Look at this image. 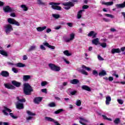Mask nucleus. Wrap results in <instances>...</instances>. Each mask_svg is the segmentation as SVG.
Masks as SVG:
<instances>
[{
    "label": "nucleus",
    "mask_w": 125,
    "mask_h": 125,
    "mask_svg": "<svg viewBox=\"0 0 125 125\" xmlns=\"http://www.w3.org/2000/svg\"><path fill=\"white\" fill-rule=\"evenodd\" d=\"M23 92L25 95H31V92L33 91V88L28 83L23 84Z\"/></svg>",
    "instance_id": "obj_1"
},
{
    "label": "nucleus",
    "mask_w": 125,
    "mask_h": 125,
    "mask_svg": "<svg viewBox=\"0 0 125 125\" xmlns=\"http://www.w3.org/2000/svg\"><path fill=\"white\" fill-rule=\"evenodd\" d=\"M48 66L49 68H50L52 71H54V72H59V71L61 70V68L60 66L53 63H49Z\"/></svg>",
    "instance_id": "obj_2"
},
{
    "label": "nucleus",
    "mask_w": 125,
    "mask_h": 125,
    "mask_svg": "<svg viewBox=\"0 0 125 125\" xmlns=\"http://www.w3.org/2000/svg\"><path fill=\"white\" fill-rule=\"evenodd\" d=\"M4 29L7 35H8L10 32L13 31V27H12V25L9 24H5L4 26Z\"/></svg>",
    "instance_id": "obj_3"
},
{
    "label": "nucleus",
    "mask_w": 125,
    "mask_h": 125,
    "mask_svg": "<svg viewBox=\"0 0 125 125\" xmlns=\"http://www.w3.org/2000/svg\"><path fill=\"white\" fill-rule=\"evenodd\" d=\"M50 5H52V8L53 9H56V10H61L62 9L61 7L58 6L60 5V3L51 2L50 3Z\"/></svg>",
    "instance_id": "obj_4"
},
{
    "label": "nucleus",
    "mask_w": 125,
    "mask_h": 125,
    "mask_svg": "<svg viewBox=\"0 0 125 125\" xmlns=\"http://www.w3.org/2000/svg\"><path fill=\"white\" fill-rule=\"evenodd\" d=\"M3 10L5 13H9V12H14V9L10 7V6L7 5L3 7Z\"/></svg>",
    "instance_id": "obj_5"
},
{
    "label": "nucleus",
    "mask_w": 125,
    "mask_h": 125,
    "mask_svg": "<svg viewBox=\"0 0 125 125\" xmlns=\"http://www.w3.org/2000/svg\"><path fill=\"white\" fill-rule=\"evenodd\" d=\"M62 5H64V6H65L63 7L64 9H66V10H68V9H70L71 8V6H74V4L72 2H67L66 3H62Z\"/></svg>",
    "instance_id": "obj_6"
},
{
    "label": "nucleus",
    "mask_w": 125,
    "mask_h": 125,
    "mask_svg": "<svg viewBox=\"0 0 125 125\" xmlns=\"http://www.w3.org/2000/svg\"><path fill=\"white\" fill-rule=\"evenodd\" d=\"M8 23L9 24H12V25H16V26H20V23L15 20L12 18H8L7 20Z\"/></svg>",
    "instance_id": "obj_7"
},
{
    "label": "nucleus",
    "mask_w": 125,
    "mask_h": 125,
    "mask_svg": "<svg viewBox=\"0 0 125 125\" xmlns=\"http://www.w3.org/2000/svg\"><path fill=\"white\" fill-rule=\"evenodd\" d=\"M45 120L46 121H47L48 122H51L52 123H54L55 124V125H61L60 124L58 123V122L56 120H55L53 118H51V117H45Z\"/></svg>",
    "instance_id": "obj_8"
},
{
    "label": "nucleus",
    "mask_w": 125,
    "mask_h": 125,
    "mask_svg": "<svg viewBox=\"0 0 125 125\" xmlns=\"http://www.w3.org/2000/svg\"><path fill=\"white\" fill-rule=\"evenodd\" d=\"M79 119L80 120L79 121V123L81 125H86V123H88V120H87L86 119L83 118V117H80Z\"/></svg>",
    "instance_id": "obj_9"
},
{
    "label": "nucleus",
    "mask_w": 125,
    "mask_h": 125,
    "mask_svg": "<svg viewBox=\"0 0 125 125\" xmlns=\"http://www.w3.org/2000/svg\"><path fill=\"white\" fill-rule=\"evenodd\" d=\"M16 107L17 109H19L20 110L24 109V104L22 103H19V102H17L16 103Z\"/></svg>",
    "instance_id": "obj_10"
},
{
    "label": "nucleus",
    "mask_w": 125,
    "mask_h": 125,
    "mask_svg": "<svg viewBox=\"0 0 125 125\" xmlns=\"http://www.w3.org/2000/svg\"><path fill=\"white\" fill-rule=\"evenodd\" d=\"M7 112H8V113H7ZM2 112L5 116H8V113L11 112V109L5 106L4 107V110H2Z\"/></svg>",
    "instance_id": "obj_11"
},
{
    "label": "nucleus",
    "mask_w": 125,
    "mask_h": 125,
    "mask_svg": "<svg viewBox=\"0 0 125 125\" xmlns=\"http://www.w3.org/2000/svg\"><path fill=\"white\" fill-rule=\"evenodd\" d=\"M43 44L45 46L48 47V48H50L51 49H55V46L49 45V43L46 42H43Z\"/></svg>",
    "instance_id": "obj_12"
},
{
    "label": "nucleus",
    "mask_w": 125,
    "mask_h": 125,
    "mask_svg": "<svg viewBox=\"0 0 125 125\" xmlns=\"http://www.w3.org/2000/svg\"><path fill=\"white\" fill-rule=\"evenodd\" d=\"M0 75L2 77H9V73L6 71H2Z\"/></svg>",
    "instance_id": "obj_13"
},
{
    "label": "nucleus",
    "mask_w": 125,
    "mask_h": 125,
    "mask_svg": "<svg viewBox=\"0 0 125 125\" xmlns=\"http://www.w3.org/2000/svg\"><path fill=\"white\" fill-rule=\"evenodd\" d=\"M4 85L5 87H6V88H8V89H14V88H15V87H14V86L10 84L5 83Z\"/></svg>",
    "instance_id": "obj_14"
},
{
    "label": "nucleus",
    "mask_w": 125,
    "mask_h": 125,
    "mask_svg": "<svg viewBox=\"0 0 125 125\" xmlns=\"http://www.w3.org/2000/svg\"><path fill=\"white\" fill-rule=\"evenodd\" d=\"M81 88L83 90H86V91H91V89L90 88V87L86 85H82Z\"/></svg>",
    "instance_id": "obj_15"
},
{
    "label": "nucleus",
    "mask_w": 125,
    "mask_h": 125,
    "mask_svg": "<svg viewBox=\"0 0 125 125\" xmlns=\"http://www.w3.org/2000/svg\"><path fill=\"white\" fill-rule=\"evenodd\" d=\"M113 4H114V2L113 1L106 2H105L104 1H102V4L104 5H106L107 6L113 5Z\"/></svg>",
    "instance_id": "obj_16"
},
{
    "label": "nucleus",
    "mask_w": 125,
    "mask_h": 125,
    "mask_svg": "<svg viewBox=\"0 0 125 125\" xmlns=\"http://www.w3.org/2000/svg\"><path fill=\"white\" fill-rule=\"evenodd\" d=\"M42 99L41 97H36L34 99V101L36 104H39L42 102Z\"/></svg>",
    "instance_id": "obj_17"
},
{
    "label": "nucleus",
    "mask_w": 125,
    "mask_h": 125,
    "mask_svg": "<svg viewBox=\"0 0 125 125\" xmlns=\"http://www.w3.org/2000/svg\"><path fill=\"white\" fill-rule=\"evenodd\" d=\"M46 29V26H44L43 27H38L36 28L37 31L38 32H42V31H44Z\"/></svg>",
    "instance_id": "obj_18"
},
{
    "label": "nucleus",
    "mask_w": 125,
    "mask_h": 125,
    "mask_svg": "<svg viewBox=\"0 0 125 125\" xmlns=\"http://www.w3.org/2000/svg\"><path fill=\"white\" fill-rule=\"evenodd\" d=\"M70 83L71 84H78L80 83V81L78 79H73L70 80Z\"/></svg>",
    "instance_id": "obj_19"
},
{
    "label": "nucleus",
    "mask_w": 125,
    "mask_h": 125,
    "mask_svg": "<svg viewBox=\"0 0 125 125\" xmlns=\"http://www.w3.org/2000/svg\"><path fill=\"white\" fill-rule=\"evenodd\" d=\"M121 52V50H120V48H113L111 50V53L112 54H115V53H120Z\"/></svg>",
    "instance_id": "obj_20"
},
{
    "label": "nucleus",
    "mask_w": 125,
    "mask_h": 125,
    "mask_svg": "<svg viewBox=\"0 0 125 125\" xmlns=\"http://www.w3.org/2000/svg\"><path fill=\"white\" fill-rule=\"evenodd\" d=\"M31 78V76L30 75H24L22 77V80L24 82H28V80H30Z\"/></svg>",
    "instance_id": "obj_21"
},
{
    "label": "nucleus",
    "mask_w": 125,
    "mask_h": 125,
    "mask_svg": "<svg viewBox=\"0 0 125 125\" xmlns=\"http://www.w3.org/2000/svg\"><path fill=\"white\" fill-rule=\"evenodd\" d=\"M117 8H124L125 7V1L121 4H117L116 5Z\"/></svg>",
    "instance_id": "obj_22"
},
{
    "label": "nucleus",
    "mask_w": 125,
    "mask_h": 125,
    "mask_svg": "<svg viewBox=\"0 0 125 125\" xmlns=\"http://www.w3.org/2000/svg\"><path fill=\"white\" fill-rule=\"evenodd\" d=\"M105 99H106V101H105L106 105H109L111 100V97H110V96H107L106 97Z\"/></svg>",
    "instance_id": "obj_23"
},
{
    "label": "nucleus",
    "mask_w": 125,
    "mask_h": 125,
    "mask_svg": "<svg viewBox=\"0 0 125 125\" xmlns=\"http://www.w3.org/2000/svg\"><path fill=\"white\" fill-rule=\"evenodd\" d=\"M12 84H13V85H15V86H17V87H19V86L21 85V83L17 82L16 81H12Z\"/></svg>",
    "instance_id": "obj_24"
},
{
    "label": "nucleus",
    "mask_w": 125,
    "mask_h": 125,
    "mask_svg": "<svg viewBox=\"0 0 125 125\" xmlns=\"http://www.w3.org/2000/svg\"><path fill=\"white\" fill-rule=\"evenodd\" d=\"M84 11V10H81L77 13V19H81L82 18V15L83 14V12Z\"/></svg>",
    "instance_id": "obj_25"
},
{
    "label": "nucleus",
    "mask_w": 125,
    "mask_h": 125,
    "mask_svg": "<svg viewBox=\"0 0 125 125\" xmlns=\"http://www.w3.org/2000/svg\"><path fill=\"white\" fill-rule=\"evenodd\" d=\"M72 90H73V89L69 88V89H68L67 91L68 92H70V94H71V95H75L77 93V91H76V90L72 91Z\"/></svg>",
    "instance_id": "obj_26"
},
{
    "label": "nucleus",
    "mask_w": 125,
    "mask_h": 125,
    "mask_svg": "<svg viewBox=\"0 0 125 125\" xmlns=\"http://www.w3.org/2000/svg\"><path fill=\"white\" fill-rule=\"evenodd\" d=\"M15 65L16 67H18V68H23V67H25V64H24L21 62L15 63Z\"/></svg>",
    "instance_id": "obj_27"
},
{
    "label": "nucleus",
    "mask_w": 125,
    "mask_h": 125,
    "mask_svg": "<svg viewBox=\"0 0 125 125\" xmlns=\"http://www.w3.org/2000/svg\"><path fill=\"white\" fill-rule=\"evenodd\" d=\"M37 48V46L36 45H32L30 46L28 50V51L30 52V51H33L34 50H36V49Z\"/></svg>",
    "instance_id": "obj_28"
},
{
    "label": "nucleus",
    "mask_w": 125,
    "mask_h": 125,
    "mask_svg": "<svg viewBox=\"0 0 125 125\" xmlns=\"http://www.w3.org/2000/svg\"><path fill=\"white\" fill-rule=\"evenodd\" d=\"M17 99L18 101V102H21V103H23L24 102H26V99L22 98V99H20L19 97H17Z\"/></svg>",
    "instance_id": "obj_29"
},
{
    "label": "nucleus",
    "mask_w": 125,
    "mask_h": 125,
    "mask_svg": "<svg viewBox=\"0 0 125 125\" xmlns=\"http://www.w3.org/2000/svg\"><path fill=\"white\" fill-rule=\"evenodd\" d=\"M100 42H99V39L98 38H95L94 39V44L95 45H100Z\"/></svg>",
    "instance_id": "obj_30"
},
{
    "label": "nucleus",
    "mask_w": 125,
    "mask_h": 125,
    "mask_svg": "<svg viewBox=\"0 0 125 125\" xmlns=\"http://www.w3.org/2000/svg\"><path fill=\"white\" fill-rule=\"evenodd\" d=\"M0 54L3 56H5V57H7L8 56L7 53L3 50H0Z\"/></svg>",
    "instance_id": "obj_31"
},
{
    "label": "nucleus",
    "mask_w": 125,
    "mask_h": 125,
    "mask_svg": "<svg viewBox=\"0 0 125 125\" xmlns=\"http://www.w3.org/2000/svg\"><path fill=\"white\" fill-rule=\"evenodd\" d=\"M21 7L22 8L23 10L24 11H27L28 8L27 7V6L25 4H22L21 5Z\"/></svg>",
    "instance_id": "obj_32"
},
{
    "label": "nucleus",
    "mask_w": 125,
    "mask_h": 125,
    "mask_svg": "<svg viewBox=\"0 0 125 125\" xmlns=\"http://www.w3.org/2000/svg\"><path fill=\"white\" fill-rule=\"evenodd\" d=\"M62 39H63L64 42H71V40H70V38H68V37H67L66 36L63 37Z\"/></svg>",
    "instance_id": "obj_33"
},
{
    "label": "nucleus",
    "mask_w": 125,
    "mask_h": 125,
    "mask_svg": "<svg viewBox=\"0 0 125 125\" xmlns=\"http://www.w3.org/2000/svg\"><path fill=\"white\" fill-rule=\"evenodd\" d=\"M107 75V73H106L105 70H102L101 72L99 73V76H106Z\"/></svg>",
    "instance_id": "obj_34"
},
{
    "label": "nucleus",
    "mask_w": 125,
    "mask_h": 125,
    "mask_svg": "<svg viewBox=\"0 0 125 125\" xmlns=\"http://www.w3.org/2000/svg\"><path fill=\"white\" fill-rule=\"evenodd\" d=\"M79 72H80V73H82L83 74V75H85V76H87V75H88V74L87 73V72L86 71H85L83 69H80L78 70Z\"/></svg>",
    "instance_id": "obj_35"
},
{
    "label": "nucleus",
    "mask_w": 125,
    "mask_h": 125,
    "mask_svg": "<svg viewBox=\"0 0 125 125\" xmlns=\"http://www.w3.org/2000/svg\"><path fill=\"white\" fill-rule=\"evenodd\" d=\"M63 54H64V55H66V56H71V55H72L71 53H69L68 50L64 51Z\"/></svg>",
    "instance_id": "obj_36"
},
{
    "label": "nucleus",
    "mask_w": 125,
    "mask_h": 125,
    "mask_svg": "<svg viewBox=\"0 0 125 125\" xmlns=\"http://www.w3.org/2000/svg\"><path fill=\"white\" fill-rule=\"evenodd\" d=\"M52 17L55 19H59V18H60V15L59 14H53Z\"/></svg>",
    "instance_id": "obj_37"
},
{
    "label": "nucleus",
    "mask_w": 125,
    "mask_h": 125,
    "mask_svg": "<svg viewBox=\"0 0 125 125\" xmlns=\"http://www.w3.org/2000/svg\"><path fill=\"white\" fill-rule=\"evenodd\" d=\"M76 106L80 107V106H81L82 105V101L80 100H77L76 102Z\"/></svg>",
    "instance_id": "obj_38"
},
{
    "label": "nucleus",
    "mask_w": 125,
    "mask_h": 125,
    "mask_svg": "<svg viewBox=\"0 0 125 125\" xmlns=\"http://www.w3.org/2000/svg\"><path fill=\"white\" fill-rule=\"evenodd\" d=\"M49 107H56V104L54 102H52L48 104Z\"/></svg>",
    "instance_id": "obj_39"
},
{
    "label": "nucleus",
    "mask_w": 125,
    "mask_h": 125,
    "mask_svg": "<svg viewBox=\"0 0 125 125\" xmlns=\"http://www.w3.org/2000/svg\"><path fill=\"white\" fill-rule=\"evenodd\" d=\"M88 37H93L94 38V31H90L87 35Z\"/></svg>",
    "instance_id": "obj_40"
},
{
    "label": "nucleus",
    "mask_w": 125,
    "mask_h": 125,
    "mask_svg": "<svg viewBox=\"0 0 125 125\" xmlns=\"http://www.w3.org/2000/svg\"><path fill=\"white\" fill-rule=\"evenodd\" d=\"M26 113L29 116H36V113H33V112L29 110H27Z\"/></svg>",
    "instance_id": "obj_41"
},
{
    "label": "nucleus",
    "mask_w": 125,
    "mask_h": 125,
    "mask_svg": "<svg viewBox=\"0 0 125 125\" xmlns=\"http://www.w3.org/2000/svg\"><path fill=\"white\" fill-rule=\"evenodd\" d=\"M37 3L39 4V5H44V2H42V0H37Z\"/></svg>",
    "instance_id": "obj_42"
},
{
    "label": "nucleus",
    "mask_w": 125,
    "mask_h": 125,
    "mask_svg": "<svg viewBox=\"0 0 125 125\" xmlns=\"http://www.w3.org/2000/svg\"><path fill=\"white\" fill-rule=\"evenodd\" d=\"M74 39H75V34L71 33L70 35V38H69V39L70 40V41H73Z\"/></svg>",
    "instance_id": "obj_43"
},
{
    "label": "nucleus",
    "mask_w": 125,
    "mask_h": 125,
    "mask_svg": "<svg viewBox=\"0 0 125 125\" xmlns=\"http://www.w3.org/2000/svg\"><path fill=\"white\" fill-rule=\"evenodd\" d=\"M121 122L120 118H116L114 121V123L115 125H119V123Z\"/></svg>",
    "instance_id": "obj_44"
},
{
    "label": "nucleus",
    "mask_w": 125,
    "mask_h": 125,
    "mask_svg": "<svg viewBox=\"0 0 125 125\" xmlns=\"http://www.w3.org/2000/svg\"><path fill=\"white\" fill-rule=\"evenodd\" d=\"M47 84H48V83L46 81H42L41 83L42 86H45V85H47Z\"/></svg>",
    "instance_id": "obj_45"
},
{
    "label": "nucleus",
    "mask_w": 125,
    "mask_h": 125,
    "mask_svg": "<svg viewBox=\"0 0 125 125\" xmlns=\"http://www.w3.org/2000/svg\"><path fill=\"white\" fill-rule=\"evenodd\" d=\"M102 117H103L104 120H107V121H112V119H110V118H108L107 117V116H106L104 115H102Z\"/></svg>",
    "instance_id": "obj_46"
},
{
    "label": "nucleus",
    "mask_w": 125,
    "mask_h": 125,
    "mask_svg": "<svg viewBox=\"0 0 125 125\" xmlns=\"http://www.w3.org/2000/svg\"><path fill=\"white\" fill-rule=\"evenodd\" d=\"M104 15L105 16H106V17H109V18H111L112 19H113V18H114V16L109 14H105Z\"/></svg>",
    "instance_id": "obj_47"
},
{
    "label": "nucleus",
    "mask_w": 125,
    "mask_h": 125,
    "mask_svg": "<svg viewBox=\"0 0 125 125\" xmlns=\"http://www.w3.org/2000/svg\"><path fill=\"white\" fill-rule=\"evenodd\" d=\"M100 45H101V46H102V47H104L105 48L107 46V43H106L105 42H104V43H100Z\"/></svg>",
    "instance_id": "obj_48"
},
{
    "label": "nucleus",
    "mask_w": 125,
    "mask_h": 125,
    "mask_svg": "<svg viewBox=\"0 0 125 125\" xmlns=\"http://www.w3.org/2000/svg\"><path fill=\"white\" fill-rule=\"evenodd\" d=\"M12 71L14 72V73H15V74H17V73H18V70L15 67H13L12 69Z\"/></svg>",
    "instance_id": "obj_49"
},
{
    "label": "nucleus",
    "mask_w": 125,
    "mask_h": 125,
    "mask_svg": "<svg viewBox=\"0 0 125 125\" xmlns=\"http://www.w3.org/2000/svg\"><path fill=\"white\" fill-rule=\"evenodd\" d=\"M9 115L13 119H17V118H18L17 116H14L13 113H10Z\"/></svg>",
    "instance_id": "obj_50"
},
{
    "label": "nucleus",
    "mask_w": 125,
    "mask_h": 125,
    "mask_svg": "<svg viewBox=\"0 0 125 125\" xmlns=\"http://www.w3.org/2000/svg\"><path fill=\"white\" fill-rule=\"evenodd\" d=\"M82 68L83 69H85L87 71H90L91 70L90 68L85 66L84 65H82Z\"/></svg>",
    "instance_id": "obj_51"
},
{
    "label": "nucleus",
    "mask_w": 125,
    "mask_h": 125,
    "mask_svg": "<svg viewBox=\"0 0 125 125\" xmlns=\"http://www.w3.org/2000/svg\"><path fill=\"white\" fill-rule=\"evenodd\" d=\"M63 111V109H60L54 112V114H59V113L61 112H62Z\"/></svg>",
    "instance_id": "obj_52"
},
{
    "label": "nucleus",
    "mask_w": 125,
    "mask_h": 125,
    "mask_svg": "<svg viewBox=\"0 0 125 125\" xmlns=\"http://www.w3.org/2000/svg\"><path fill=\"white\" fill-rule=\"evenodd\" d=\"M117 102L119 103V104H121V105L124 104V101L122 99H118Z\"/></svg>",
    "instance_id": "obj_53"
},
{
    "label": "nucleus",
    "mask_w": 125,
    "mask_h": 125,
    "mask_svg": "<svg viewBox=\"0 0 125 125\" xmlns=\"http://www.w3.org/2000/svg\"><path fill=\"white\" fill-rule=\"evenodd\" d=\"M98 59L99 61H104V59L101 57L100 55H98Z\"/></svg>",
    "instance_id": "obj_54"
},
{
    "label": "nucleus",
    "mask_w": 125,
    "mask_h": 125,
    "mask_svg": "<svg viewBox=\"0 0 125 125\" xmlns=\"http://www.w3.org/2000/svg\"><path fill=\"white\" fill-rule=\"evenodd\" d=\"M112 76L113 77H115L117 78H119V75L117 74L116 71H114V73L112 74Z\"/></svg>",
    "instance_id": "obj_55"
},
{
    "label": "nucleus",
    "mask_w": 125,
    "mask_h": 125,
    "mask_svg": "<svg viewBox=\"0 0 125 125\" xmlns=\"http://www.w3.org/2000/svg\"><path fill=\"white\" fill-rule=\"evenodd\" d=\"M7 64H8V65H9V66H15V63L11 62H7Z\"/></svg>",
    "instance_id": "obj_56"
},
{
    "label": "nucleus",
    "mask_w": 125,
    "mask_h": 125,
    "mask_svg": "<svg viewBox=\"0 0 125 125\" xmlns=\"http://www.w3.org/2000/svg\"><path fill=\"white\" fill-rule=\"evenodd\" d=\"M103 20H104V22H110V20L105 18H104L103 19Z\"/></svg>",
    "instance_id": "obj_57"
},
{
    "label": "nucleus",
    "mask_w": 125,
    "mask_h": 125,
    "mask_svg": "<svg viewBox=\"0 0 125 125\" xmlns=\"http://www.w3.org/2000/svg\"><path fill=\"white\" fill-rule=\"evenodd\" d=\"M32 119H33V117H32V116H29V117L26 118V121H31V120H32Z\"/></svg>",
    "instance_id": "obj_58"
},
{
    "label": "nucleus",
    "mask_w": 125,
    "mask_h": 125,
    "mask_svg": "<svg viewBox=\"0 0 125 125\" xmlns=\"http://www.w3.org/2000/svg\"><path fill=\"white\" fill-rule=\"evenodd\" d=\"M66 25H67V26H68L69 27H73V23L71 22H67Z\"/></svg>",
    "instance_id": "obj_59"
},
{
    "label": "nucleus",
    "mask_w": 125,
    "mask_h": 125,
    "mask_svg": "<svg viewBox=\"0 0 125 125\" xmlns=\"http://www.w3.org/2000/svg\"><path fill=\"white\" fill-rule=\"evenodd\" d=\"M41 91L42 92H43L44 93H47V90H46V88L42 89Z\"/></svg>",
    "instance_id": "obj_60"
},
{
    "label": "nucleus",
    "mask_w": 125,
    "mask_h": 125,
    "mask_svg": "<svg viewBox=\"0 0 125 125\" xmlns=\"http://www.w3.org/2000/svg\"><path fill=\"white\" fill-rule=\"evenodd\" d=\"M40 48L42 50H45V47H44V46H43V45H41Z\"/></svg>",
    "instance_id": "obj_61"
},
{
    "label": "nucleus",
    "mask_w": 125,
    "mask_h": 125,
    "mask_svg": "<svg viewBox=\"0 0 125 125\" xmlns=\"http://www.w3.org/2000/svg\"><path fill=\"white\" fill-rule=\"evenodd\" d=\"M82 8H83V9H87V8H88V5H84L82 7Z\"/></svg>",
    "instance_id": "obj_62"
},
{
    "label": "nucleus",
    "mask_w": 125,
    "mask_h": 125,
    "mask_svg": "<svg viewBox=\"0 0 125 125\" xmlns=\"http://www.w3.org/2000/svg\"><path fill=\"white\" fill-rule=\"evenodd\" d=\"M113 80H114V78L113 77L110 76L108 77V81H109V82H112Z\"/></svg>",
    "instance_id": "obj_63"
},
{
    "label": "nucleus",
    "mask_w": 125,
    "mask_h": 125,
    "mask_svg": "<svg viewBox=\"0 0 125 125\" xmlns=\"http://www.w3.org/2000/svg\"><path fill=\"white\" fill-rule=\"evenodd\" d=\"M110 32H112V33H114L115 32H117V30L114 28H112L110 29Z\"/></svg>",
    "instance_id": "obj_64"
}]
</instances>
